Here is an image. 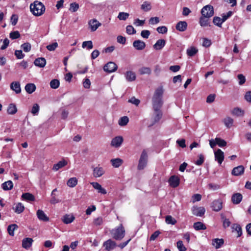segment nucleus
<instances>
[{
    "instance_id": "f257e3e1",
    "label": "nucleus",
    "mask_w": 251,
    "mask_h": 251,
    "mask_svg": "<svg viewBox=\"0 0 251 251\" xmlns=\"http://www.w3.org/2000/svg\"><path fill=\"white\" fill-rule=\"evenodd\" d=\"M163 92L164 90L162 86H160L156 89L152 98L153 108L157 109L158 108L161 107L163 104L162 96Z\"/></svg>"
},
{
    "instance_id": "f03ea898",
    "label": "nucleus",
    "mask_w": 251,
    "mask_h": 251,
    "mask_svg": "<svg viewBox=\"0 0 251 251\" xmlns=\"http://www.w3.org/2000/svg\"><path fill=\"white\" fill-rule=\"evenodd\" d=\"M45 9L44 5L39 1H35L30 4V11L35 16H40L43 15Z\"/></svg>"
},
{
    "instance_id": "7ed1b4c3",
    "label": "nucleus",
    "mask_w": 251,
    "mask_h": 251,
    "mask_svg": "<svg viewBox=\"0 0 251 251\" xmlns=\"http://www.w3.org/2000/svg\"><path fill=\"white\" fill-rule=\"evenodd\" d=\"M110 233L113 238L116 240H121L125 235V229L122 224L118 227L112 229Z\"/></svg>"
},
{
    "instance_id": "20e7f679",
    "label": "nucleus",
    "mask_w": 251,
    "mask_h": 251,
    "mask_svg": "<svg viewBox=\"0 0 251 251\" xmlns=\"http://www.w3.org/2000/svg\"><path fill=\"white\" fill-rule=\"evenodd\" d=\"M148 152L146 150H144L141 154L140 159L139 160V163L138 165V169L141 170L144 169L148 162Z\"/></svg>"
},
{
    "instance_id": "39448f33",
    "label": "nucleus",
    "mask_w": 251,
    "mask_h": 251,
    "mask_svg": "<svg viewBox=\"0 0 251 251\" xmlns=\"http://www.w3.org/2000/svg\"><path fill=\"white\" fill-rule=\"evenodd\" d=\"M209 145L210 147L213 149L216 145H218L220 147H224L226 146L227 143L226 142L219 137H216L215 139H212L209 140Z\"/></svg>"
},
{
    "instance_id": "423d86ee",
    "label": "nucleus",
    "mask_w": 251,
    "mask_h": 251,
    "mask_svg": "<svg viewBox=\"0 0 251 251\" xmlns=\"http://www.w3.org/2000/svg\"><path fill=\"white\" fill-rule=\"evenodd\" d=\"M201 12V15L210 18L212 17L214 14L213 7L211 5H206L202 7Z\"/></svg>"
},
{
    "instance_id": "0eeeda50",
    "label": "nucleus",
    "mask_w": 251,
    "mask_h": 251,
    "mask_svg": "<svg viewBox=\"0 0 251 251\" xmlns=\"http://www.w3.org/2000/svg\"><path fill=\"white\" fill-rule=\"evenodd\" d=\"M117 65L113 62H109L103 67V70L105 72L109 73L115 72L117 69Z\"/></svg>"
},
{
    "instance_id": "6e6552de",
    "label": "nucleus",
    "mask_w": 251,
    "mask_h": 251,
    "mask_svg": "<svg viewBox=\"0 0 251 251\" xmlns=\"http://www.w3.org/2000/svg\"><path fill=\"white\" fill-rule=\"evenodd\" d=\"M211 208L214 211H219L223 208V201L221 199L215 200L211 203Z\"/></svg>"
},
{
    "instance_id": "1a4fd4ad",
    "label": "nucleus",
    "mask_w": 251,
    "mask_h": 251,
    "mask_svg": "<svg viewBox=\"0 0 251 251\" xmlns=\"http://www.w3.org/2000/svg\"><path fill=\"white\" fill-rule=\"evenodd\" d=\"M192 211L193 214L194 215L198 217H201L205 213V209L203 207L194 206L192 208Z\"/></svg>"
},
{
    "instance_id": "9d476101",
    "label": "nucleus",
    "mask_w": 251,
    "mask_h": 251,
    "mask_svg": "<svg viewBox=\"0 0 251 251\" xmlns=\"http://www.w3.org/2000/svg\"><path fill=\"white\" fill-rule=\"evenodd\" d=\"M215 160L221 165L224 159V153L221 149H218L214 151Z\"/></svg>"
},
{
    "instance_id": "9b49d317",
    "label": "nucleus",
    "mask_w": 251,
    "mask_h": 251,
    "mask_svg": "<svg viewBox=\"0 0 251 251\" xmlns=\"http://www.w3.org/2000/svg\"><path fill=\"white\" fill-rule=\"evenodd\" d=\"M123 138L121 136H118L112 139L111 142V146L114 148H119L123 142Z\"/></svg>"
},
{
    "instance_id": "f8f14e48",
    "label": "nucleus",
    "mask_w": 251,
    "mask_h": 251,
    "mask_svg": "<svg viewBox=\"0 0 251 251\" xmlns=\"http://www.w3.org/2000/svg\"><path fill=\"white\" fill-rule=\"evenodd\" d=\"M168 182L172 187L176 188L179 185L180 183V179L178 176L174 175L169 178Z\"/></svg>"
},
{
    "instance_id": "ddd939ff",
    "label": "nucleus",
    "mask_w": 251,
    "mask_h": 251,
    "mask_svg": "<svg viewBox=\"0 0 251 251\" xmlns=\"http://www.w3.org/2000/svg\"><path fill=\"white\" fill-rule=\"evenodd\" d=\"M103 247L107 251H110L116 247V243L115 241L109 239L103 243Z\"/></svg>"
},
{
    "instance_id": "4468645a",
    "label": "nucleus",
    "mask_w": 251,
    "mask_h": 251,
    "mask_svg": "<svg viewBox=\"0 0 251 251\" xmlns=\"http://www.w3.org/2000/svg\"><path fill=\"white\" fill-rule=\"evenodd\" d=\"M36 215L38 219L43 222H49L50 220L49 217L46 214L43 210L38 209L36 212Z\"/></svg>"
},
{
    "instance_id": "2eb2a0df",
    "label": "nucleus",
    "mask_w": 251,
    "mask_h": 251,
    "mask_svg": "<svg viewBox=\"0 0 251 251\" xmlns=\"http://www.w3.org/2000/svg\"><path fill=\"white\" fill-rule=\"evenodd\" d=\"M101 25V23L96 19L91 20L89 22V26L92 32L95 31Z\"/></svg>"
},
{
    "instance_id": "dca6fc26",
    "label": "nucleus",
    "mask_w": 251,
    "mask_h": 251,
    "mask_svg": "<svg viewBox=\"0 0 251 251\" xmlns=\"http://www.w3.org/2000/svg\"><path fill=\"white\" fill-rule=\"evenodd\" d=\"M245 168L242 165H240L234 168L232 171L231 174L234 176H238L244 174Z\"/></svg>"
},
{
    "instance_id": "f3484780",
    "label": "nucleus",
    "mask_w": 251,
    "mask_h": 251,
    "mask_svg": "<svg viewBox=\"0 0 251 251\" xmlns=\"http://www.w3.org/2000/svg\"><path fill=\"white\" fill-rule=\"evenodd\" d=\"M93 188L98 191L99 193L105 195L107 193L106 190L102 187L101 185L99 183L96 182H93L91 183Z\"/></svg>"
},
{
    "instance_id": "a211bd4d",
    "label": "nucleus",
    "mask_w": 251,
    "mask_h": 251,
    "mask_svg": "<svg viewBox=\"0 0 251 251\" xmlns=\"http://www.w3.org/2000/svg\"><path fill=\"white\" fill-rule=\"evenodd\" d=\"M33 242V240L31 238H25L22 240V247L27 250L31 247Z\"/></svg>"
},
{
    "instance_id": "6ab92c4d",
    "label": "nucleus",
    "mask_w": 251,
    "mask_h": 251,
    "mask_svg": "<svg viewBox=\"0 0 251 251\" xmlns=\"http://www.w3.org/2000/svg\"><path fill=\"white\" fill-rule=\"evenodd\" d=\"M104 173V169L101 167L97 166L94 168L93 170V176L95 177H100Z\"/></svg>"
},
{
    "instance_id": "aec40b11",
    "label": "nucleus",
    "mask_w": 251,
    "mask_h": 251,
    "mask_svg": "<svg viewBox=\"0 0 251 251\" xmlns=\"http://www.w3.org/2000/svg\"><path fill=\"white\" fill-rule=\"evenodd\" d=\"M10 88L16 94H19L21 92L20 83L18 81L12 82L10 84Z\"/></svg>"
},
{
    "instance_id": "412c9836",
    "label": "nucleus",
    "mask_w": 251,
    "mask_h": 251,
    "mask_svg": "<svg viewBox=\"0 0 251 251\" xmlns=\"http://www.w3.org/2000/svg\"><path fill=\"white\" fill-rule=\"evenodd\" d=\"M133 47L137 50H143L146 47V44L141 40H136L133 43Z\"/></svg>"
},
{
    "instance_id": "4be33fe9",
    "label": "nucleus",
    "mask_w": 251,
    "mask_h": 251,
    "mask_svg": "<svg viewBox=\"0 0 251 251\" xmlns=\"http://www.w3.org/2000/svg\"><path fill=\"white\" fill-rule=\"evenodd\" d=\"M75 218L74 216L72 214H66L63 216L62 218V221L65 224H69L72 223Z\"/></svg>"
},
{
    "instance_id": "5701e85b",
    "label": "nucleus",
    "mask_w": 251,
    "mask_h": 251,
    "mask_svg": "<svg viewBox=\"0 0 251 251\" xmlns=\"http://www.w3.org/2000/svg\"><path fill=\"white\" fill-rule=\"evenodd\" d=\"M34 64L36 66L43 68L46 64V60L44 57H39L34 60Z\"/></svg>"
},
{
    "instance_id": "b1692460",
    "label": "nucleus",
    "mask_w": 251,
    "mask_h": 251,
    "mask_svg": "<svg viewBox=\"0 0 251 251\" xmlns=\"http://www.w3.org/2000/svg\"><path fill=\"white\" fill-rule=\"evenodd\" d=\"M13 209L14 212L17 214H21L24 211L25 207L23 203L21 202H18L15 204Z\"/></svg>"
},
{
    "instance_id": "393cba45",
    "label": "nucleus",
    "mask_w": 251,
    "mask_h": 251,
    "mask_svg": "<svg viewBox=\"0 0 251 251\" xmlns=\"http://www.w3.org/2000/svg\"><path fill=\"white\" fill-rule=\"evenodd\" d=\"M209 18L202 15L200 18L199 24L201 27H205L209 25L210 20Z\"/></svg>"
},
{
    "instance_id": "a878e982",
    "label": "nucleus",
    "mask_w": 251,
    "mask_h": 251,
    "mask_svg": "<svg viewBox=\"0 0 251 251\" xmlns=\"http://www.w3.org/2000/svg\"><path fill=\"white\" fill-rule=\"evenodd\" d=\"M166 41L164 39H159L156 41L153 47L155 50H161L165 45Z\"/></svg>"
},
{
    "instance_id": "bb28decb",
    "label": "nucleus",
    "mask_w": 251,
    "mask_h": 251,
    "mask_svg": "<svg viewBox=\"0 0 251 251\" xmlns=\"http://www.w3.org/2000/svg\"><path fill=\"white\" fill-rule=\"evenodd\" d=\"M242 195L240 193H235L233 194L231 198V201L234 204H238L242 201Z\"/></svg>"
},
{
    "instance_id": "cd10ccee",
    "label": "nucleus",
    "mask_w": 251,
    "mask_h": 251,
    "mask_svg": "<svg viewBox=\"0 0 251 251\" xmlns=\"http://www.w3.org/2000/svg\"><path fill=\"white\" fill-rule=\"evenodd\" d=\"M187 27V24L185 21H180L176 25V29L179 31H184Z\"/></svg>"
},
{
    "instance_id": "c85d7f7f",
    "label": "nucleus",
    "mask_w": 251,
    "mask_h": 251,
    "mask_svg": "<svg viewBox=\"0 0 251 251\" xmlns=\"http://www.w3.org/2000/svg\"><path fill=\"white\" fill-rule=\"evenodd\" d=\"M198 52V49L194 46H191L186 50V54L189 57L194 56Z\"/></svg>"
},
{
    "instance_id": "c756f323",
    "label": "nucleus",
    "mask_w": 251,
    "mask_h": 251,
    "mask_svg": "<svg viewBox=\"0 0 251 251\" xmlns=\"http://www.w3.org/2000/svg\"><path fill=\"white\" fill-rule=\"evenodd\" d=\"M22 199L28 201H35V197L31 193H25L22 194Z\"/></svg>"
},
{
    "instance_id": "7c9ffc66",
    "label": "nucleus",
    "mask_w": 251,
    "mask_h": 251,
    "mask_svg": "<svg viewBox=\"0 0 251 251\" xmlns=\"http://www.w3.org/2000/svg\"><path fill=\"white\" fill-rule=\"evenodd\" d=\"M224 241L223 239L215 238L212 240V245L216 249H219L224 244Z\"/></svg>"
},
{
    "instance_id": "2f4dec72",
    "label": "nucleus",
    "mask_w": 251,
    "mask_h": 251,
    "mask_svg": "<svg viewBox=\"0 0 251 251\" xmlns=\"http://www.w3.org/2000/svg\"><path fill=\"white\" fill-rule=\"evenodd\" d=\"M67 164V162L66 160L63 159L53 165V170L57 171L59 169L62 168L66 166Z\"/></svg>"
},
{
    "instance_id": "473e14b6",
    "label": "nucleus",
    "mask_w": 251,
    "mask_h": 251,
    "mask_svg": "<svg viewBox=\"0 0 251 251\" xmlns=\"http://www.w3.org/2000/svg\"><path fill=\"white\" fill-rule=\"evenodd\" d=\"M36 86L33 83H28L25 86V90L28 94H32L36 90Z\"/></svg>"
},
{
    "instance_id": "72a5a7b5",
    "label": "nucleus",
    "mask_w": 251,
    "mask_h": 251,
    "mask_svg": "<svg viewBox=\"0 0 251 251\" xmlns=\"http://www.w3.org/2000/svg\"><path fill=\"white\" fill-rule=\"evenodd\" d=\"M17 112V108L14 103H10L7 107V112L8 114L14 115Z\"/></svg>"
},
{
    "instance_id": "f704fd0d",
    "label": "nucleus",
    "mask_w": 251,
    "mask_h": 251,
    "mask_svg": "<svg viewBox=\"0 0 251 251\" xmlns=\"http://www.w3.org/2000/svg\"><path fill=\"white\" fill-rule=\"evenodd\" d=\"M112 165L114 168L119 167L123 163V160L119 158L112 159L110 160Z\"/></svg>"
},
{
    "instance_id": "c9c22d12",
    "label": "nucleus",
    "mask_w": 251,
    "mask_h": 251,
    "mask_svg": "<svg viewBox=\"0 0 251 251\" xmlns=\"http://www.w3.org/2000/svg\"><path fill=\"white\" fill-rule=\"evenodd\" d=\"M1 187L5 191L11 190L13 187V184L12 181L8 180L2 184Z\"/></svg>"
},
{
    "instance_id": "e433bc0d",
    "label": "nucleus",
    "mask_w": 251,
    "mask_h": 251,
    "mask_svg": "<svg viewBox=\"0 0 251 251\" xmlns=\"http://www.w3.org/2000/svg\"><path fill=\"white\" fill-rule=\"evenodd\" d=\"M126 80L128 81H134L136 79L135 74L132 71H127L125 74Z\"/></svg>"
},
{
    "instance_id": "4c0bfd02",
    "label": "nucleus",
    "mask_w": 251,
    "mask_h": 251,
    "mask_svg": "<svg viewBox=\"0 0 251 251\" xmlns=\"http://www.w3.org/2000/svg\"><path fill=\"white\" fill-rule=\"evenodd\" d=\"M18 228V226L16 224H13L8 226L7 227V231L9 234L11 236H14V231L17 229Z\"/></svg>"
},
{
    "instance_id": "58836bf2",
    "label": "nucleus",
    "mask_w": 251,
    "mask_h": 251,
    "mask_svg": "<svg viewBox=\"0 0 251 251\" xmlns=\"http://www.w3.org/2000/svg\"><path fill=\"white\" fill-rule=\"evenodd\" d=\"M141 8L144 11H149L151 9V5L150 2L145 1L141 5Z\"/></svg>"
},
{
    "instance_id": "ea45409f",
    "label": "nucleus",
    "mask_w": 251,
    "mask_h": 251,
    "mask_svg": "<svg viewBox=\"0 0 251 251\" xmlns=\"http://www.w3.org/2000/svg\"><path fill=\"white\" fill-rule=\"evenodd\" d=\"M194 228L196 230H204L206 228V226L201 222H198L194 224Z\"/></svg>"
},
{
    "instance_id": "a19ab883",
    "label": "nucleus",
    "mask_w": 251,
    "mask_h": 251,
    "mask_svg": "<svg viewBox=\"0 0 251 251\" xmlns=\"http://www.w3.org/2000/svg\"><path fill=\"white\" fill-rule=\"evenodd\" d=\"M151 69L150 67H143L139 69V72L140 75H150Z\"/></svg>"
},
{
    "instance_id": "79ce46f5",
    "label": "nucleus",
    "mask_w": 251,
    "mask_h": 251,
    "mask_svg": "<svg viewBox=\"0 0 251 251\" xmlns=\"http://www.w3.org/2000/svg\"><path fill=\"white\" fill-rule=\"evenodd\" d=\"M77 184V179L76 177H72L70 178L67 182V185L72 188L75 187Z\"/></svg>"
},
{
    "instance_id": "37998d69",
    "label": "nucleus",
    "mask_w": 251,
    "mask_h": 251,
    "mask_svg": "<svg viewBox=\"0 0 251 251\" xmlns=\"http://www.w3.org/2000/svg\"><path fill=\"white\" fill-rule=\"evenodd\" d=\"M40 107L38 104L34 103L31 109V113L33 116H37L39 112Z\"/></svg>"
},
{
    "instance_id": "c03bdc74",
    "label": "nucleus",
    "mask_w": 251,
    "mask_h": 251,
    "mask_svg": "<svg viewBox=\"0 0 251 251\" xmlns=\"http://www.w3.org/2000/svg\"><path fill=\"white\" fill-rule=\"evenodd\" d=\"M165 222L167 224L174 225L176 223V220L171 215L166 216Z\"/></svg>"
},
{
    "instance_id": "a18cd8bd",
    "label": "nucleus",
    "mask_w": 251,
    "mask_h": 251,
    "mask_svg": "<svg viewBox=\"0 0 251 251\" xmlns=\"http://www.w3.org/2000/svg\"><path fill=\"white\" fill-rule=\"evenodd\" d=\"M224 123L226 127L230 128L233 125V120L231 118L226 117L224 120Z\"/></svg>"
},
{
    "instance_id": "49530a36",
    "label": "nucleus",
    "mask_w": 251,
    "mask_h": 251,
    "mask_svg": "<svg viewBox=\"0 0 251 251\" xmlns=\"http://www.w3.org/2000/svg\"><path fill=\"white\" fill-rule=\"evenodd\" d=\"M160 108H158L157 109L153 108L155 111V116L154 118V122H157L160 120L162 116V113L161 111L159 110Z\"/></svg>"
},
{
    "instance_id": "de8ad7c7",
    "label": "nucleus",
    "mask_w": 251,
    "mask_h": 251,
    "mask_svg": "<svg viewBox=\"0 0 251 251\" xmlns=\"http://www.w3.org/2000/svg\"><path fill=\"white\" fill-rule=\"evenodd\" d=\"M129 122V119L127 116H124L121 117L119 121L118 124L120 126H125Z\"/></svg>"
},
{
    "instance_id": "09e8293b",
    "label": "nucleus",
    "mask_w": 251,
    "mask_h": 251,
    "mask_svg": "<svg viewBox=\"0 0 251 251\" xmlns=\"http://www.w3.org/2000/svg\"><path fill=\"white\" fill-rule=\"evenodd\" d=\"M82 47L83 49L86 48L90 50L93 48V45L92 41H84L82 44Z\"/></svg>"
},
{
    "instance_id": "8fccbe9b",
    "label": "nucleus",
    "mask_w": 251,
    "mask_h": 251,
    "mask_svg": "<svg viewBox=\"0 0 251 251\" xmlns=\"http://www.w3.org/2000/svg\"><path fill=\"white\" fill-rule=\"evenodd\" d=\"M213 22L215 25L219 27H221L222 24L224 23L222 18L219 17H214Z\"/></svg>"
},
{
    "instance_id": "3c124183",
    "label": "nucleus",
    "mask_w": 251,
    "mask_h": 251,
    "mask_svg": "<svg viewBox=\"0 0 251 251\" xmlns=\"http://www.w3.org/2000/svg\"><path fill=\"white\" fill-rule=\"evenodd\" d=\"M232 114L237 116H242L244 114V112L239 108H235L232 111Z\"/></svg>"
},
{
    "instance_id": "603ef678",
    "label": "nucleus",
    "mask_w": 251,
    "mask_h": 251,
    "mask_svg": "<svg viewBox=\"0 0 251 251\" xmlns=\"http://www.w3.org/2000/svg\"><path fill=\"white\" fill-rule=\"evenodd\" d=\"M232 228L234 229L238 234L237 237L241 236L242 234V228L238 224H234L232 226Z\"/></svg>"
},
{
    "instance_id": "864d4df0",
    "label": "nucleus",
    "mask_w": 251,
    "mask_h": 251,
    "mask_svg": "<svg viewBox=\"0 0 251 251\" xmlns=\"http://www.w3.org/2000/svg\"><path fill=\"white\" fill-rule=\"evenodd\" d=\"M129 15V14L126 12H120L118 15L117 18L120 20L125 21L128 18Z\"/></svg>"
},
{
    "instance_id": "5fc2aeb1",
    "label": "nucleus",
    "mask_w": 251,
    "mask_h": 251,
    "mask_svg": "<svg viewBox=\"0 0 251 251\" xmlns=\"http://www.w3.org/2000/svg\"><path fill=\"white\" fill-rule=\"evenodd\" d=\"M59 81L56 79H54L50 82V86L52 89H57L59 86Z\"/></svg>"
},
{
    "instance_id": "6e6d98bb",
    "label": "nucleus",
    "mask_w": 251,
    "mask_h": 251,
    "mask_svg": "<svg viewBox=\"0 0 251 251\" xmlns=\"http://www.w3.org/2000/svg\"><path fill=\"white\" fill-rule=\"evenodd\" d=\"M21 48L25 52H27L31 50V46L30 43H25L21 45Z\"/></svg>"
},
{
    "instance_id": "4d7b16f0",
    "label": "nucleus",
    "mask_w": 251,
    "mask_h": 251,
    "mask_svg": "<svg viewBox=\"0 0 251 251\" xmlns=\"http://www.w3.org/2000/svg\"><path fill=\"white\" fill-rule=\"evenodd\" d=\"M103 220L101 217H99L94 219L93 223L96 226H99L103 224Z\"/></svg>"
},
{
    "instance_id": "13d9d810",
    "label": "nucleus",
    "mask_w": 251,
    "mask_h": 251,
    "mask_svg": "<svg viewBox=\"0 0 251 251\" xmlns=\"http://www.w3.org/2000/svg\"><path fill=\"white\" fill-rule=\"evenodd\" d=\"M237 78L239 80L238 84L240 85L244 84L246 80L245 76L242 74L238 75Z\"/></svg>"
},
{
    "instance_id": "bf43d9fd",
    "label": "nucleus",
    "mask_w": 251,
    "mask_h": 251,
    "mask_svg": "<svg viewBox=\"0 0 251 251\" xmlns=\"http://www.w3.org/2000/svg\"><path fill=\"white\" fill-rule=\"evenodd\" d=\"M126 33L129 34H134L136 33V30L132 25H127L126 27Z\"/></svg>"
},
{
    "instance_id": "052dcab7",
    "label": "nucleus",
    "mask_w": 251,
    "mask_h": 251,
    "mask_svg": "<svg viewBox=\"0 0 251 251\" xmlns=\"http://www.w3.org/2000/svg\"><path fill=\"white\" fill-rule=\"evenodd\" d=\"M198 157L199 159L195 162V163L198 166H200L203 164L204 158L203 155L201 154H199Z\"/></svg>"
},
{
    "instance_id": "680f3d73",
    "label": "nucleus",
    "mask_w": 251,
    "mask_h": 251,
    "mask_svg": "<svg viewBox=\"0 0 251 251\" xmlns=\"http://www.w3.org/2000/svg\"><path fill=\"white\" fill-rule=\"evenodd\" d=\"M177 248L179 251H185L186 247L184 246L182 241H178L177 242Z\"/></svg>"
},
{
    "instance_id": "e2e57ef3",
    "label": "nucleus",
    "mask_w": 251,
    "mask_h": 251,
    "mask_svg": "<svg viewBox=\"0 0 251 251\" xmlns=\"http://www.w3.org/2000/svg\"><path fill=\"white\" fill-rule=\"evenodd\" d=\"M79 8V5L75 2L72 3L70 4V10L72 12L76 11Z\"/></svg>"
},
{
    "instance_id": "0e129e2a",
    "label": "nucleus",
    "mask_w": 251,
    "mask_h": 251,
    "mask_svg": "<svg viewBox=\"0 0 251 251\" xmlns=\"http://www.w3.org/2000/svg\"><path fill=\"white\" fill-rule=\"evenodd\" d=\"M58 47L57 42H54L51 44L47 46V49L49 51H54Z\"/></svg>"
},
{
    "instance_id": "69168bd1",
    "label": "nucleus",
    "mask_w": 251,
    "mask_h": 251,
    "mask_svg": "<svg viewBox=\"0 0 251 251\" xmlns=\"http://www.w3.org/2000/svg\"><path fill=\"white\" fill-rule=\"evenodd\" d=\"M159 18L157 17H151L149 20V24L151 25L157 24L159 23Z\"/></svg>"
},
{
    "instance_id": "338daca9",
    "label": "nucleus",
    "mask_w": 251,
    "mask_h": 251,
    "mask_svg": "<svg viewBox=\"0 0 251 251\" xmlns=\"http://www.w3.org/2000/svg\"><path fill=\"white\" fill-rule=\"evenodd\" d=\"M20 36V34L18 31H15L13 32H11L10 33V38L12 39H16L19 38Z\"/></svg>"
},
{
    "instance_id": "774afa93",
    "label": "nucleus",
    "mask_w": 251,
    "mask_h": 251,
    "mask_svg": "<svg viewBox=\"0 0 251 251\" xmlns=\"http://www.w3.org/2000/svg\"><path fill=\"white\" fill-rule=\"evenodd\" d=\"M156 30L159 33L164 34L167 33L168 29L165 26H161L158 27Z\"/></svg>"
}]
</instances>
